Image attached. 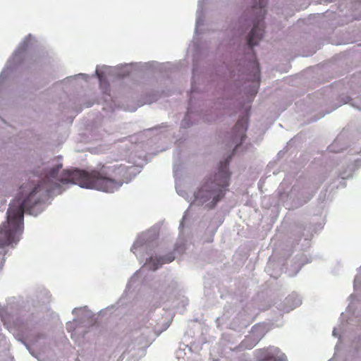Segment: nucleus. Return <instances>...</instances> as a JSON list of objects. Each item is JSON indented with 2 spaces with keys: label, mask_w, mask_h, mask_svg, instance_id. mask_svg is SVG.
<instances>
[{
  "label": "nucleus",
  "mask_w": 361,
  "mask_h": 361,
  "mask_svg": "<svg viewBox=\"0 0 361 361\" xmlns=\"http://www.w3.org/2000/svg\"><path fill=\"white\" fill-rule=\"evenodd\" d=\"M26 188H27V186H22V187H21V188H20V189L22 190V192H25V189Z\"/></svg>",
  "instance_id": "7"
},
{
  "label": "nucleus",
  "mask_w": 361,
  "mask_h": 361,
  "mask_svg": "<svg viewBox=\"0 0 361 361\" xmlns=\"http://www.w3.org/2000/svg\"><path fill=\"white\" fill-rule=\"evenodd\" d=\"M175 259V257L173 254L170 253L168 254L164 257H160L159 258H153L150 257L149 261L147 262V264L149 267L154 271L157 269L159 268V265H161L163 264L169 263L173 261Z\"/></svg>",
  "instance_id": "5"
},
{
  "label": "nucleus",
  "mask_w": 361,
  "mask_h": 361,
  "mask_svg": "<svg viewBox=\"0 0 361 361\" xmlns=\"http://www.w3.org/2000/svg\"><path fill=\"white\" fill-rule=\"evenodd\" d=\"M63 164L58 160L51 163L41 173V180L32 188L27 196L12 202L7 211V224L0 227V247L11 244L22 233L25 210L30 209L41 200L44 192H51L60 183H72L82 188L114 192L123 184L125 167L120 165L103 164L90 171L75 169L62 170Z\"/></svg>",
  "instance_id": "1"
},
{
  "label": "nucleus",
  "mask_w": 361,
  "mask_h": 361,
  "mask_svg": "<svg viewBox=\"0 0 361 361\" xmlns=\"http://www.w3.org/2000/svg\"><path fill=\"white\" fill-rule=\"evenodd\" d=\"M263 360H264V361H272V360H276L275 359H274V358L272 357V356H265V357H263Z\"/></svg>",
  "instance_id": "6"
},
{
  "label": "nucleus",
  "mask_w": 361,
  "mask_h": 361,
  "mask_svg": "<svg viewBox=\"0 0 361 361\" xmlns=\"http://www.w3.org/2000/svg\"><path fill=\"white\" fill-rule=\"evenodd\" d=\"M248 116L247 115L240 118L236 123L233 130V140L234 142H241L245 137V133L247 129Z\"/></svg>",
  "instance_id": "4"
},
{
  "label": "nucleus",
  "mask_w": 361,
  "mask_h": 361,
  "mask_svg": "<svg viewBox=\"0 0 361 361\" xmlns=\"http://www.w3.org/2000/svg\"><path fill=\"white\" fill-rule=\"evenodd\" d=\"M229 161L226 159L220 163L218 173L207 178L195 192V201L198 204L207 203L209 209L214 208L224 197L229 186Z\"/></svg>",
  "instance_id": "2"
},
{
  "label": "nucleus",
  "mask_w": 361,
  "mask_h": 361,
  "mask_svg": "<svg viewBox=\"0 0 361 361\" xmlns=\"http://www.w3.org/2000/svg\"><path fill=\"white\" fill-rule=\"evenodd\" d=\"M258 4L260 20H259L257 23L254 24V26L248 35L247 44L250 47H252L258 44L259 40L262 39L264 32V26L261 21L263 20L265 15L264 8L267 4V0H259Z\"/></svg>",
  "instance_id": "3"
}]
</instances>
